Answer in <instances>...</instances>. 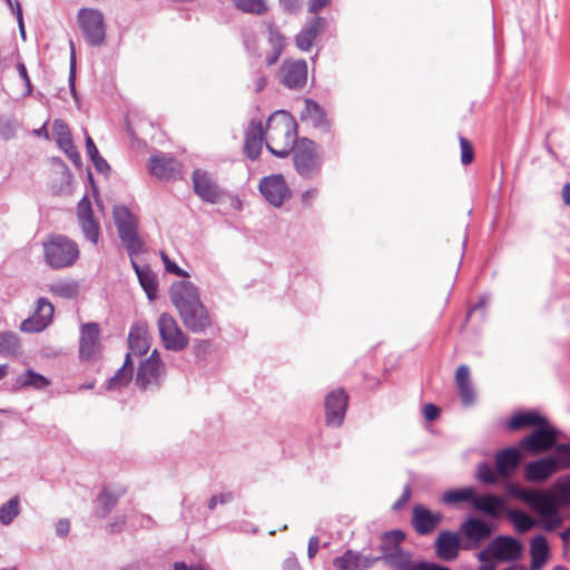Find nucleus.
<instances>
[{"mask_svg": "<svg viewBox=\"0 0 570 570\" xmlns=\"http://www.w3.org/2000/svg\"><path fill=\"white\" fill-rule=\"evenodd\" d=\"M169 295L184 325L190 332L204 333L212 326L210 314L200 301L198 288L191 282L174 283Z\"/></svg>", "mask_w": 570, "mask_h": 570, "instance_id": "1", "label": "nucleus"}, {"mask_svg": "<svg viewBox=\"0 0 570 570\" xmlns=\"http://www.w3.org/2000/svg\"><path fill=\"white\" fill-rule=\"evenodd\" d=\"M297 141V124L289 112L278 110L269 116L266 124V147L274 156L287 157Z\"/></svg>", "mask_w": 570, "mask_h": 570, "instance_id": "2", "label": "nucleus"}, {"mask_svg": "<svg viewBox=\"0 0 570 570\" xmlns=\"http://www.w3.org/2000/svg\"><path fill=\"white\" fill-rule=\"evenodd\" d=\"M540 504V528L552 532L564 521L561 508H570V474L558 479L551 490H542Z\"/></svg>", "mask_w": 570, "mask_h": 570, "instance_id": "3", "label": "nucleus"}, {"mask_svg": "<svg viewBox=\"0 0 570 570\" xmlns=\"http://www.w3.org/2000/svg\"><path fill=\"white\" fill-rule=\"evenodd\" d=\"M45 262L53 269L72 266L79 257L76 242L65 235H51L43 243Z\"/></svg>", "mask_w": 570, "mask_h": 570, "instance_id": "4", "label": "nucleus"}, {"mask_svg": "<svg viewBox=\"0 0 570 570\" xmlns=\"http://www.w3.org/2000/svg\"><path fill=\"white\" fill-rule=\"evenodd\" d=\"M294 167L303 178H312L322 167V159L316 144L308 138H301L292 149Z\"/></svg>", "mask_w": 570, "mask_h": 570, "instance_id": "5", "label": "nucleus"}, {"mask_svg": "<svg viewBox=\"0 0 570 570\" xmlns=\"http://www.w3.org/2000/svg\"><path fill=\"white\" fill-rule=\"evenodd\" d=\"M560 431L553 428L547 419L519 442L523 451L540 454L553 450L558 443Z\"/></svg>", "mask_w": 570, "mask_h": 570, "instance_id": "6", "label": "nucleus"}, {"mask_svg": "<svg viewBox=\"0 0 570 570\" xmlns=\"http://www.w3.org/2000/svg\"><path fill=\"white\" fill-rule=\"evenodd\" d=\"M157 327L161 344L167 351L181 352L188 346L189 337L173 315L161 313L157 320Z\"/></svg>", "mask_w": 570, "mask_h": 570, "instance_id": "7", "label": "nucleus"}, {"mask_svg": "<svg viewBox=\"0 0 570 570\" xmlns=\"http://www.w3.org/2000/svg\"><path fill=\"white\" fill-rule=\"evenodd\" d=\"M78 24L86 38V41L94 47L105 41L106 26L104 14L92 8H81L77 14Z\"/></svg>", "mask_w": 570, "mask_h": 570, "instance_id": "8", "label": "nucleus"}, {"mask_svg": "<svg viewBox=\"0 0 570 570\" xmlns=\"http://www.w3.org/2000/svg\"><path fill=\"white\" fill-rule=\"evenodd\" d=\"M522 550V543L518 539L510 535H498L480 551V558L484 560L487 554H492L497 561L514 562L521 557Z\"/></svg>", "mask_w": 570, "mask_h": 570, "instance_id": "9", "label": "nucleus"}, {"mask_svg": "<svg viewBox=\"0 0 570 570\" xmlns=\"http://www.w3.org/2000/svg\"><path fill=\"white\" fill-rule=\"evenodd\" d=\"M164 374L165 365L157 350H154L150 356L140 363L136 375V384L142 390L149 386H158Z\"/></svg>", "mask_w": 570, "mask_h": 570, "instance_id": "10", "label": "nucleus"}, {"mask_svg": "<svg viewBox=\"0 0 570 570\" xmlns=\"http://www.w3.org/2000/svg\"><path fill=\"white\" fill-rule=\"evenodd\" d=\"M493 528L478 518H469L460 525V534L464 540L465 549L479 548L491 537Z\"/></svg>", "mask_w": 570, "mask_h": 570, "instance_id": "11", "label": "nucleus"}, {"mask_svg": "<svg viewBox=\"0 0 570 570\" xmlns=\"http://www.w3.org/2000/svg\"><path fill=\"white\" fill-rule=\"evenodd\" d=\"M259 191L273 206L279 207L291 196V190L282 175H271L259 181Z\"/></svg>", "mask_w": 570, "mask_h": 570, "instance_id": "12", "label": "nucleus"}, {"mask_svg": "<svg viewBox=\"0 0 570 570\" xmlns=\"http://www.w3.org/2000/svg\"><path fill=\"white\" fill-rule=\"evenodd\" d=\"M53 312V305L46 297L39 298L33 315L21 322L20 330L26 333L43 331L50 324Z\"/></svg>", "mask_w": 570, "mask_h": 570, "instance_id": "13", "label": "nucleus"}, {"mask_svg": "<svg viewBox=\"0 0 570 570\" xmlns=\"http://www.w3.org/2000/svg\"><path fill=\"white\" fill-rule=\"evenodd\" d=\"M77 218L81 232L86 239L97 244L100 235L99 223L94 218L91 202L88 196H83L77 206Z\"/></svg>", "mask_w": 570, "mask_h": 570, "instance_id": "14", "label": "nucleus"}, {"mask_svg": "<svg viewBox=\"0 0 570 570\" xmlns=\"http://www.w3.org/2000/svg\"><path fill=\"white\" fill-rule=\"evenodd\" d=\"M100 327L98 323H86L80 328L79 355L82 360H92L100 352Z\"/></svg>", "mask_w": 570, "mask_h": 570, "instance_id": "15", "label": "nucleus"}, {"mask_svg": "<svg viewBox=\"0 0 570 570\" xmlns=\"http://www.w3.org/2000/svg\"><path fill=\"white\" fill-rule=\"evenodd\" d=\"M281 82L289 89H301L307 80V63L305 60L287 59L281 68Z\"/></svg>", "mask_w": 570, "mask_h": 570, "instance_id": "16", "label": "nucleus"}, {"mask_svg": "<svg viewBox=\"0 0 570 570\" xmlns=\"http://www.w3.org/2000/svg\"><path fill=\"white\" fill-rule=\"evenodd\" d=\"M348 397L343 390H335L325 399L326 424L338 428L343 424Z\"/></svg>", "mask_w": 570, "mask_h": 570, "instance_id": "17", "label": "nucleus"}, {"mask_svg": "<svg viewBox=\"0 0 570 570\" xmlns=\"http://www.w3.org/2000/svg\"><path fill=\"white\" fill-rule=\"evenodd\" d=\"M193 185L195 194L204 202L215 204L222 196L219 186L212 176L202 169H195L193 173Z\"/></svg>", "mask_w": 570, "mask_h": 570, "instance_id": "18", "label": "nucleus"}, {"mask_svg": "<svg viewBox=\"0 0 570 570\" xmlns=\"http://www.w3.org/2000/svg\"><path fill=\"white\" fill-rule=\"evenodd\" d=\"M557 472V466L550 455L531 461L524 466V478L531 483H544Z\"/></svg>", "mask_w": 570, "mask_h": 570, "instance_id": "19", "label": "nucleus"}, {"mask_svg": "<svg viewBox=\"0 0 570 570\" xmlns=\"http://www.w3.org/2000/svg\"><path fill=\"white\" fill-rule=\"evenodd\" d=\"M263 27L265 28L266 40L269 46L265 61L266 65L271 67L274 66L283 55L286 47V37L273 22L265 21Z\"/></svg>", "mask_w": 570, "mask_h": 570, "instance_id": "20", "label": "nucleus"}, {"mask_svg": "<svg viewBox=\"0 0 570 570\" xmlns=\"http://www.w3.org/2000/svg\"><path fill=\"white\" fill-rule=\"evenodd\" d=\"M327 21L323 17L308 19L304 28L295 36V45L301 51H309L315 39L325 30Z\"/></svg>", "mask_w": 570, "mask_h": 570, "instance_id": "21", "label": "nucleus"}, {"mask_svg": "<svg viewBox=\"0 0 570 570\" xmlns=\"http://www.w3.org/2000/svg\"><path fill=\"white\" fill-rule=\"evenodd\" d=\"M441 521L442 514L440 512H432L423 505H415L413 508L412 525L421 535L431 533Z\"/></svg>", "mask_w": 570, "mask_h": 570, "instance_id": "22", "label": "nucleus"}, {"mask_svg": "<svg viewBox=\"0 0 570 570\" xmlns=\"http://www.w3.org/2000/svg\"><path fill=\"white\" fill-rule=\"evenodd\" d=\"M435 553L443 561L456 559L460 551L459 534L450 530L441 531L434 542Z\"/></svg>", "mask_w": 570, "mask_h": 570, "instance_id": "23", "label": "nucleus"}, {"mask_svg": "<svg viewBox=\"0 0 570 570\" xmlns=\"http://www.w3.org/2000/svg\"><path fill=\"white\" fill-rule=\"evenodd\" d=\"M265 135L262 122L252 120L245 131L244 142V151L249 159L256 160L259 157Z\"/></svg>", "mask_w": 570, "mask_h": 570, "instance_id": "24", "label": "nucleus"}, {"mask_svg": "<svg viewBox=\"0 0 570 570\" xmlns=\"http://www.w3.org/2000/svg\"><path fill=\"white\" fill-rule=\"evenodd\" d=\"M181 165L173 157L153 156L150 158V174L160 179H175L180 175Z\"/></svg>", "mask_w": 570, "mask_h": 570, "instance_id": "25", "label": "nucleus"}, {"mask_svg": "<svg viewBox=\"0 0 570 570\" xmlns=\"http://www.w3.org/2000/svg\"><path fill=\"white\" fill-rule=\"evenodd\" d=\"M128 347L130 355L141 356L146 354L150 347V336L146 323L135 324L128 335Z\"/></svg>", "mask_w": 570, "mask_h": 570, "instance_id": "26", "label": "nucleus"}, {"mask_svg": "<svg viewBox=\"0 0 570 570\" xmlns=\"http://www.w3.org/2000/svg\"><path fill=\"white\" fill-rule=\"evenodd\" d=\"M472 508L494 519L507 511L505 501L501 497L494 494H476Z\"/></svg>", "mask_w": 570, "mask_h": 570, "instance_id": "27", "label": "nucleus"}, {"mask_svg": "<svg viewBox=\"0 0 570 570\" xmlns=\"http://www.w3.org/2000/svg\"><path fill=\"white\" fill-rule=\"evenodd\" d=\"M507 493L510 497L524 502L533 513L540 518L541 497L544 494L542 493V490H528L517 484H509L507 487Z\"/></svg>", "mask_w": 570, "mask_h": 570, "instance_id": "28", "label": "nucleus"}, {"mask_svg": "<svg viewBox=\"0 0 570 570\" xmlns=\"http://www.w3.org/2000/svg\"><path fill=\"white\" fill-rule=\"evenodd\" d=\"M301 120L312 124L313 127L327 131L330 122L326 119L323 108L312 99H305L304 109L301 112Z\"/></svg>", "mask_w": 570, "mask_h": 570, "instance_id": "29", "label": "nucleus"}, {"mask_svg": "<svg viewBox=\"0 0 570 570\" xmlns=\"http://www.w3.org/2000/svg\"><path fill=\"white\" fill-rule=\"evenodd\" d=\"M382 559L397 570H415L419 563L412 561V554L400 547L383 551Z\"/></svg>", "mask_w": 570, "mask_h": 570, "instance_id": "30", "label": "nucleus"}, {"mask_svg": "<svg viewBox=\"0 0 570 570\" xmlns=\"http://www.w3.org/2000/svg\"><path fill=\"white\" fill-rule=\"evenodd\" d=\"M520 463V452L515 448H508L495 455V470L501 476H509Z\"/></svg>", "mask_w": 570, "mask_h": 570, "instance_id": "31", "label": "nucleus"}, {"mask_svg": "<svg viewBox=\"0 0 570 570\" xmlns=\"http://www.w3.org/2000/svg\"><path fill=\"white\" fill-rule=\"evenodd\" d=\"M121 242L125 244L129 255H136L142 250V242L137 234V220L126 223L117 228Z\"/></svg>", "mask_w": 570, "mask_h": 570, "instance_id": "32", "label": "nucleus"}, {"mask_svg": "<svg viewBox=\"0 0 570 570\" xmlns=\"http://www.w3.org/2000/svg\"><path fill=\"white\" fill-rule=\"evenodd\" d=\"M530 554L531 570H540L549 557V544L543 535L539 534L531 539Z\"/></svg>", "mask_w": 570, "mask_h": 570, "instance_id": "33", "label": "nucleus"}, {"mask_svg": "<svg viewBox=\"0 0 570 570\" xmlns=\"http://www.w3.org/2000/svg\"><path fill=\"white\" fill-rule=\"evenodd\" d=\"M134 362L130 357V353H127L122 366L115 373V375L108 381V390H118L126 386L132 379Z\"/></svg>", "mask_w": 570, "mask_h": 570, "instance_id": "34", "label": "nucleus"}, {"mask_svg": "<svg viewBox=\"0 0 570 570\" xmlns=\"http://www.w3.org/2000/svg\"><path fill=\"white\" fill-rule=\"evenodd\" d=\"M546 417L541 416L537 412H519L515 413L508 422V428L512 431H517L523 428H535L538 424L543 422Z\"/></svg>", "mask_w": 570, "mask_h": 570, "instance_id": "35", "label": "nucleus"}, {"mask_svg": "<svg viewBox=\"0 0 570 570\" xmlns=\"http://www.w3.org/2000/svg\"><path fill=\"white\" fill-rule=\"evenodd\" d=\"M120 495V493L112 492L109 489H104L96 500L95 514L98 518L107 517V514L116 507Z\"/></svg>", "mask_w": 570, "mask_h": 570, "instance_id": "36", "label": "nucleus"}, {"mask_svg": "<svg viewBox=\"0 0 570 570\" xmlns=\"http://www.w3.org/2000/svg\"><path fill=\"white\" fill-rule=\"evenodd\" d=\"M505 513H507L509 520L511 521V523L517 529V531L520 533H524V532L531 530L532 528H534L535 525L540 527L539 518L535 520L532 517H530L528 513H525L521 510L511 509V510H507Z\"/></svg>", "mask_w": 570, "mask_h": 570, "instance_id": "37", "label": "nucleus"}, {"mask_svg": "<svg viewBox=\"0 0 570 570\" xmlns=\"http://www.w3.org/2000/svg\"><path fill=\"white\" fill-rule=\"evenodd\" d=\"M476 492L473 488H460L445 491L442 495V502L454 505L461 502H469L473 505Z\"/></svg>", "mask_w": 570, "mask_h": 570, "instance_id": "38", "label": "nucleus"}, {"mask_svg": "<svg viewBox=\"0 0 570 570\" xmlns=\"http://www.w3.org/2000/svg\"><path fill=\"white\" fill-rule=\"evenodd\" d=\"M20 512V499L14 495L0 507V523L2 525L11 524Z\"/></svg>", "mask_w": 570, "mask_h": 570, "instance_id": "39", "label": "nucleus"}, {"mask_svg": "<svg viewBox=\"0 0 570 570\" xmlns=\"http://www.w3.org/2000/svg\"><path fill=\"white\" fill-rule=\"evenodd\" d=\"M17 384L22 387L31 386L37 390L47 387L50 382L43 375L35 372L33 370H27L24 373L18 376Z\"/></svg>", "mask_w": 570, "mask_h": 570, "instance_id": "40", "label": "nucleus"}, {"mask_svg": "<svg viewBox=\"0 0 570 570\" xmlns=\"http://www.w3.org/2000/svg\"><path fill=\"white\" fill-rule=\"evenodd\" d=\"M138 281L148 299L154 301L158 291L157 275L148 266L144 272L139 273Z\"/></svg>", "mask_w": 570, "mask_h": 570, "instance_id": "41", "label": "nucleus"}, {"mask_svg": "<svg viewBox=\"0 0 570 570\" xmlns=\"http://www.w3.org/2000/svg\"><path fill=\"white\" fill-rule=\"evenodd\" d=\"M20 350V340L13 332H0V354L12 356Z\"/></svg>", "mask_w": 570, "mask_h": 570, "instance_id": "42", "label": "nucleus"}, {"mask_svg": "<svg viewBox=\"0 0 570 570\" xmlns=\"http://www.w3.org/2000/svg\"><path fill=\"white\" fill-rule=\"evenodd\" d=\"M49 292L61 298L71 299L78 295V284L73 281H60L49 285Z\"/></svg>", "mask_w": 570, "mask_h": 570, "instance_id": "43", "label": "nucleus"}, {"mask_svg": "<svg viewBox=\"0 0 570 570\" xmlns=\"http://www.w3.org/2000/svg\"><path fill=\"white\" fill-rule=\"evenodd\" d=\"M550 458L553 459L558 472L570 470V443H557Z\"/></svg>", "mask_w": 570, "mask_h": 570, "instance_id": "44", "label": "nucleus"}, {"mask_svg": "<svg viewBox=\"0 0 570 570\" xmlns=\"http://www.w3.org/2000/svg\"><path fill=\"white\" fill-rule=\"evenodd\" d=\"M360 552L346 550L342 556L333 560V566L338 570H360Z\"/></svg>", "mask_w": 570, "mask_h": 570, "instance_id": "45", "label": "nucleus"}, {"mask_svg": "<svg viewBox=\"0 0 570 570\" xmlns=\"http://www.w3.org/2000/svg\"><path fill=\"white\" fill-rule=\"evenodd\" d=\"M53 132L56 135V140L58 146L62 149H70L73 145L70 130L67 124L60 119L53 121Z\"/></svg>", "mask_w": 570, "mask_h": 570, "instance_id": "46", "label": "nucleus"}, {"mask_svg": "<svg viewBox=\"0 0 570 570\" xmlns=\"http://www.w3.org/2000/svg\"><path fill=\"white\" fill-rule=\"evenodd\" d=\"M234 2L237 9L246 13L263 14L268 10L265 0H234Z\"/></svg>", "mask_w": 570, "mask_h": 570, "instance_id": "47", "label": "nucleus"}, {"mask_svg": "<svg viewBox=\"0 0 570 570\" xmlns=\"http://www.w3.org/2000/svg\"><path fill=\"white\" fill-rule=\"evenodd\" d=\"M404 539L405 534L401 530L385 532L382 537L381 549L383 551H386L391 550L392 548H396Z\"/></svg>", "mask_w": 570, "mask_h": 570, "instance_id": "48", "label": "nucleus"}, {"mask_svg": "<svg viewBox=\"0 0 570 570\" xmlns=\"http://www.w3.org/2000/svg\"><path fill=\"white\" fill-rule=\"evenodd\" d=\"M497 474V470L494 471L487 462L480 463L476 468V478L484 484L495 483Z\"/></svg>", "mask_w": 570, "mask_h": 570, "instance_id": "49", "label": "nucleus"}, {"mask_svg": "<svg viewBox=\"0 0 570 570\" xmlns=\"http://www.w3.org/2000/svg\"><path fill=\"white\" fill-rule=\"evenodd\" d=\"M112 214L117 228L136 219L130 210L124 205L115 206Z\"/></svg>", "mask_w": 570, "mask_h": 570, "instance_id": "50", "label": "nucleus"}, {"mask_svg": "<svg viewBox=\"0 0 570 570\" xmlns=\"http://www.w3.org/2000/svg\"><path fill=\"white\" fill-rule=\"evenodd\" d=\"M19 127V122L14 118H1L0 119V135L4 139L14 137L16 131Z\"/></svg>", "mask_w": 570, "mask_h": 570, "instance_id": "51", "label": "nucleus"}, {"mask_svg": "<svg viewBox=\"0 0 570 570\" xmlns=\"http://www.w3.org/2000/svg\"><path fill=\"white\" fill-rule=\"evenodd\" d=\"M459 141H460V147H461V163L463 165H469L474 159L473 147H472L471 142L462 136L459 138Z\"/></svg>", "mask_w": 570, "mask_h": 570, "instance_id": "52", "label": "nucleus"}, {"mask_svg": "<svg viewBox=\"0 0 570 570\" xmlns=\"http://www.w3.org/2000/svg\"><path fill=\"white\" fill-rule=\"evenodd\" d=\"M461 401L464 405H472L475 400L474 389L472 383L458 387Z\"/></svg>", "mask_w": 570, "mask_h": 570, "instance_id": "53", "label": "nucleus"}, {"mask_svg": "<svg viewBox=\"0 0 570 570\" xmlns=\"http://www.w3.org/2000/svg\"><path fill=\"white\" fill-rule=\"evenodd\" d=\"M455 383H456L458 387H460L462 385H468L471 383L470 370H469L468 365L462 364L456 368Z\"/></svg>", "mask_w": 570, "mask_h": 570, "instance_id": "54", "label": "nucleus"}, {"mask_svg": "<svg viewBox=\"0 0 570 570\" xmlns=\"http://www.w3.org/2000/svg\"><path fill=\"white\" fill-rule=\"evenodd\" d=\"M278 3L284 12L295 14L301 11L303 0H278Z\"/></svg>", "mask_w": 570, "mask_h": 570, "instance_id": "55", "label": "nucleus"}, {"mask_svg": "<svg viewBox=\"0 0 570 570\" xmlns=\"http://www.w3.org/2000/svg\"><path fill=\"white\" fill-rule=\"evenodd\" d=\"M160 255H161V259L165 265V269L168 273L175 274L177 276H186L187 275V273L185 271H183L176 263L171 262L169 259V257L164 252H161Z\"/></svg>", "mask_w": 570, "mask_h": 570, "instance_id": "56", "label": "nucleus"}, {"mask_svg": "<svg viewBox=\"0 0 570 570\" xmlns=\"http://www.w3.org/2000/svg\"><path fill=\"white\" fill-rule=\"evenodd\" d=\"M423 414L426 421H434L440 415V409L434 404H425L423 407Z\"/></svg>", "mask_w": 570, "mask_h": 570, "instance_id": "57", "label": "nucleus"}, {"mask_svg": "<svg viewBox=\"0 0 570 570\" xmlns=\"http://www.w3.org/2000/svg\"><path fill=\"white\" fill-rule=\"evenodd\" d=\"M91 161L98 173L107 174L110 170L108 163L100 155L91 158Z\"/></svg>", "mask_w": 570, "mask_h": 570, "instance_id": "58", "label": "nucleus"}, {"mask_svg": "<svg viewBox=\"0 0 570 570\" xmlns=\"http://www.w3.org/2000/svg\"><path fill=\"white\" fill-rule=\"evenodd\" d=\"M492 559H493L492 554H487L485 559L482 560V558H480V552H479L478 560L481 562V564L478 570H495L497 563L494 561H492Z\"/></svg>", "mask_w": 570, "mask_h": 570, "instance_id": "59", "label": "nucleus"}, {"mask_svg": "<svg viewBox=\"0 0 570 570\" xmlns=\"http://www.w3.org/2000/svg\"><path fill=\"white\" fill-rule=\"evenodd\" d=\"M320 549V539L316 535H313L308 540L307 554L309 559H313Z\"/></svg>", "mask_w": 570, "mask_h": 570, "instance_id": "60", "label": "nucleus"}, {"mask_svg": "<svg viewBox=\"0 0 570 570\" xmlns=\"http://www.w3.org/2000/svg\"><path fill=\"white\" fill-rule=\"evenodd\" d=\"M330 3V0H308V12L317 13Z\"/></svg>", "mask_w": 570, "mask_h": 570, "instance_id": "61", "label": "nucleus"}, {"mask_svg": "<svg viewBox=\"0 0 570 570\" xmlns=\"http://www.w3.org/2000/svg\"><path fill=\"white\" fill-rule=\"evenodd\" d=\"M318 190L311 188L302 194V203L305 206H311L313 200L317 197Z\"/></svg>", "mask_w": 570, "mask_h": 570, "instance_id": "62", "label": "nucleus"}, {"mask_svg": "<svg viewBox=\"0 0 570 570\" xmlns=\"http://www.w3.org/2000/svg\"><path fill=\"white\" fill-rule=\"evenodd\" d=\"M70 529V523L67 519H61L56 524V533L59 537H65L68 534Z\"/></svg>", "mask_w": 570, "mask_h": 570, "instance_id": "63", "label": "nucleus"}, {"mask_svg": "<svg viewBox=\"0 0 570 570\" xmlns=\"http://www.w3.org/2000/svg\"><path fill=\"white\" fill-rule=\"evenodd\" d=\"M415 570H450L448 567L440 566L436 563L421 561L419 562V568Z\"/></svg>", "mask_w": 570, "mask_h": 570, "instance_id": "64", "label": "nucleus"}]
</instances>
